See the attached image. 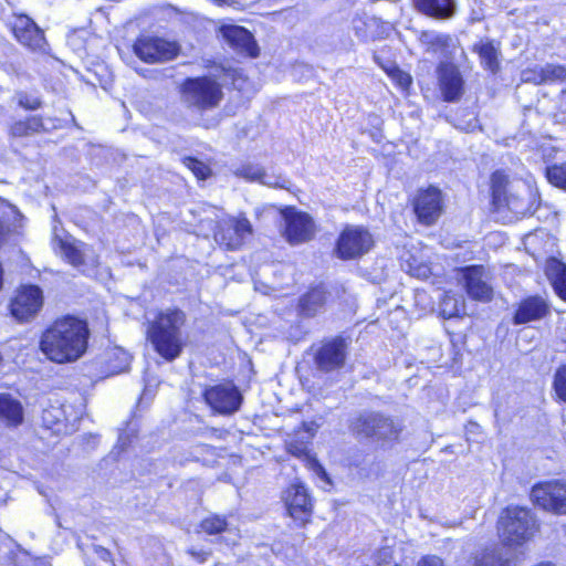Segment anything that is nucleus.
<instances>
[{
    "mask_svg": "<svg viewBox=\"0 0 566 566\" xmlns=\"http://www.w3.org/2000/svg\"><path fill=\"white\" fill-rule=\"evenodd\" d=\"M90 329L87 322L75 316H64L48 327L40 339V349L56 364L73 363L87 349Z\"/></svg>",
    "mask_w": 566,
    "mask_h": 566,
    "instance_id": "obj_1",
    "label": "nucleus"
},
{
    "mask_svg": "<svg viewBox=\"0 0 566 566\" xmlns=\"http://www.w3.org/2000/svg\"><path fill=\"white\" fill-rule=\"evenodd\" d=\"M186 314L178 308H167L157 314L147 328V339L154 349L166 360L172 361L180 356L185 340L182 327Z\"/></svg>",
    "mask_w": 566,
    "mask_h": 566,
    "instance_id": "obj_2",
    "label": "nucleus"
},
{
    "mask_svg": "<svg viewBox=\"0 0 566 566\" xmlns=\"http://www.w3.org/2000/svg\"><path fill=\"white\" fill-rule=\"evenodd\" d=\"M401 421L378 411H361L350 418L348 429L356 439H370L381 447L392 446L403 431Z\"/></svg>",
    "mask_w": 566,
    "mask_h": 566,
    "instance_id": "obj_3",
    "label": "nucleus"
},
{
    "mask_svg": "<svg viewBox=\"0 0 566 566\" xmlns=\"http://www.w3.org/2000/svg\"><path fill=\"white\" fill-rule=\"evenodd\" d=\"M182 103L198 112L219 106L223 92L220 83L209 76L188 77L180 86Z\"/></svg>",
    "mask_w": 566,
    "mask_h": 566,
    "instance_id": "obj_4",
    "label": "nucleus"
},
{
    "mask_svg": "<svg viewBox=\"0 0 566 566\" xmlns=\"http://www.w3.org/2000/svg\"><path fill=\"white\" fill-rule=\"evenodd\" d=\"M536 528L535 518L531 511L524 507H507L499 520V531L502 542L509 547L521 545L533 535Z\"/></svg>",
    "mask_w": 566,
    "mask_h": 566,
    "instance_id": "obj_5",
    "label": "nucleus"
},
{
    "mask_svg": "<svg viewBox=\"0 0 566 566\" xmlns=\"http://www.w3.org/2000/svg\"><path fill=\"white\" fill-rule=\"evenodd\" d=\"M373 245V235L365 227L347 224L336 241L335 255L340 260L358 259L368 253Z\"/></svg>",
    "mask_w": 566,
    "mask_h": 566,
    "instance_id": "obj_6",
    "label": "nucleus"
},
{
    "mask_svg": "<svg viewBox=\"0 0 566 566\" xmlns=\"http://www.w3.org/2000/svg\"><path fill=\"white\" fill-rule=\"evenodd\" d=\"M251 234L252 226L245 217H230L218 221L214 240L227 250H238Z\"/></svg>",
    "mask_w": 566,
    "mask_h": 566,
    "instance_id": "obj_7",
    "label": "nucleus"
},
{
    "mask_svg": "<svg viewBox=\"0 0 566 566\" xmlns=\"http://www.w3.org/2000/svg\"><path fill=\"white\" fill-rule=\"evenodd\" d=\"M348 342L342 336H336L322 342L314 355L316 368L323 373L338 370L345 366Z\"/></svg>",
    "mask_w": 566,
    "mask_h": 566,
    "instance_id": "obj_8",
    "label": "nucleus"
},
{
    "mask_svg": "<svg viewBox=\"0 0 566 566\" xmlns=\"http://www.w3.org/2000/svg\"><path fill=\"white\" fill-rule=\"evenodd\" d=\"M135 54L147 63H160L174 60L179 48L176 43L155 36H142L134 44Z\"/></svg>",
    "mask_w": 566,
    "mask_h": 566,
    "instance_id": "obj_9",
    "label": "nucleus"
},
{
    "mask_svg": "<svg viewBox=\"0 0 566 566\" xmlns=\"http://www.w3.org/2000/svg\"><path fill=\"white\" fill-rule=\"evenodd\" d=\"M531 497L546 511L566 513V482L549 481L533 486Z\"/></svg>",
    "mask_w": 566,
    "mask_h": 566,
    "instance_id": "obj_10",
    "label": "nucleus"
},
{
    "mask_svg": "<svg viewBox=\"0 0 566 566\" xmlns=\"http://www.w3.org/2000/svg\"><path fill=\"white\" fill-rule=\"evenodd\" d=\"M461 282L468 295L476 301L489 302L493 297L490 272L483 265H469L460 270Z\"/></svg>",
    "mask_w": 566,
    "mask_h": 566,
    "instance_id": "obj_11",
    "label": "nucleus"
},
{
    "mask_svg": "<svg viewBox=\"0 0 566 566\" xmlns=\"http://www.w3.org/2000/svg\"><path fill=\"white\" fill-rule=\"evenodd\" d=\"M282 214L285 221L284 235L291 244L304 243L314 238L315 224L307 213L286 208Z\"/></svg>",
    "mask_w": 566,
    "mask_h": 566,
    "instance_id": "obj_12",
    "label": "nucleus"
},
{
    "mask_svg": "<svg viewBox=\"0 0 566 566\" xmlns=\"http://www.w3.org/2000/svg\"><path fill=\"white\" fill-rule=\"evenodd\" d=\"M206 402L222 415L234 413L241 406L242 397L232 384H220L209 387L203 394Z\"/></svg>",
    "mask_w": 566,
    "mask_h": 566,
    "instance_id": "obj_13",
    "label": "nucleus"
},
{
    "mask_svg": "<svg viewBox=\"0 0 566 566\" xmlns=\"http://www.w3.org/2000/svg\"><path fill=\"white\" fill-rule=\"evenodd\" d=\"M43 295L40 287L35 285L22 287L11 302V314L19 322L32 319L41 310Z\"/></svg>",
    "mask_w": 566,
    "mask_h": 566,
    "instance_id": "obj_14",
    "label": "nucleus"
},
{
    "mask_svg": "<svg viewBox=\"0 0 566 566\" xmlns=\"http://www.w3.org/2000/svg\"><path fill=\"white\" fill-rule=\"evenodd\" d=\"M285 504L290 516L304 525L310 521L313 502L307 489L302 483L292 484L285 492Z\"/></svg>",
    "mask_w": 566,
    "mask_h": 566,
    "instance_id": "obj_15",
    "label": "nucleus"
},
{
    "mask_svg": "<svg viewBox=\"0 0 566 566\" xmlns=\"http://www.w3.org/2000/svg\"><path fill=\"white\" fill-rule=\"evenodd\" d=\"M439 87L446 102H457L463 94L464 81L457 65L441 62L437 69Z\"/></svg>",
    "mask_w": 566,
    "mask_h": 566,
    "instance_id": "obj_16",
    "label": "nucleus"
},
{
    "mask_svg": "<svg viewBox=\"0 0 566 566\" xmlns=\"http://www.w3.org/2000/svg\"><path fill=\"white\" fill-rule=\"evenodd\" d=\"M504 205L516 216L533 214L539 206V195L530 186L521 185L502 199Z\"/></svg>",
    "mask_w": 566,
    "mask_h": 566,
    "instance_id": "obj_17",
    "label": "nucleus"
},
{
    "mask_svg": "<svg viewBox=\"0 0 566 566\" xmlns=\"http://www.w3.org/2000/svg\"><path fill=\"white\" fill-rule=\"evenodd\" d=\"M441 192L437 188L419 191L413 202L419 221L428 226L434 223L441 213Z\"/></svg>",
    "mask_w": 566,
    "mask_h": 566,
    "instance_id": "obj_18",
    "label": "nucleus"
},
{
    "mask_svg": "<svg viewBox=\"0 0 566 566\" xmlns=\"http://www.w3.org/2000/svg\"><path fill=\"white\" fill-rule=\"evenodd\" d=\"M12 32L21 44L33 51H42L46 45L43 32L27 15H19L14 19Z\"/></svg>",
    "mask_w": 566,
    "mask_h": 566,
    "instance_id": "obj_19",
    "label": "nucleus"
},
{
    "mask_svg": "<svg viewBox=\"0 0 566 566\" xmlns=\"http://www.w3.org/2000/svg\"><path fill=\"white\" fill-rule=\"evenodd\" d=\"M224 40L235 50L251 57L259 55V48L253 35L242 27L223 25L220 29Z\"/></svg>",
    "mask_w": 566,
    "mask_h": 566,
    "instance_id": "obj_20",
    "label": "nucleus"
},
{
    "mask_svg": "<svg viewBox=\"0 0 566 566\" xmlns=\"http://www.w3.org/2000/svg\"><path fill=\"white\" fill-rule=\"evenodd\" d=\"M515 557V549L502 542L476 555L474 566H516Z\"/></svg>",
    "mask_w": 566,
    "mask_h": 566,
    "instance_id": "obj_21",
    "label": "nucleus"
},
{
    "mask_svg": "<svg viewBox=\"0 0 566 566\" xmlns=\"http://www.w3.org/2000/svg\"><path fill=\"white\" fill-rule=\"evenodd\" d=\"M549 313V306L542 296H530L523 300L514 314L515 325L526 324L544 318Z\"/></svg>",
    "mask_w": 566,
    "mask_h": 566,
    "instance_id": "obj_22",
    "label": "nucleus"
},
{
    "mask_svg": "<svg viewBox=\"0 0 566 566\" xmlns=\"http://www.w3.org/2000/svg\"><path fill=\"white\" fill-rule=\"evenodd\" d=\"M472 51L480 57L481 65L495 74L500 70V46L493 40L483 39L474 43Z\"/></svg>",
    "mask_w": 566,
    "mask_h": 566,
    "instance_id": "obj_23",
    "label": "nucleus"
},
{
    "mask_svg": "<svg viewBox=\"0 0 566 566\" xmlns=\"http://www.w3.org/2000/svg\"><path fill=\"white\" fill-rule=\"evenodd\" d=\"M413 2L418 11L436 19H449L457 10L454 0H413Z\"/></svg>",
    "mask_w": 566,
    "mask_h": 566,
    "instance_id": "obj_24",
    "label": "nucleus"
},
{
    "mask_svg": "<svg viewBox=\"0 0 566 566\" xmlns=\"http://www.w3.org/2000/svg\"><path fill=\"white\" fill-rule=\"evenodd\" d=\"M545 272L556 294L566 301V264L552 258L546 262Z\"/></svg>",
    "mask_w": 566,
    "mask_h": 566,
    "instance_id": "obj_25",
    "label": "nucleus"
},
{
    "mask_svg": "<svg viewBox=\"0 0 566 566\" xmlns=\"http://www.w3.org/2000/svg\"><path fill=\"white\" fill-rule=\"evenodd\" d=\"M326 302V292L323 287H315L300 298V310L305 316H314Z\"/></svg>",
    "mask_w": 566,
    "mask_h": 566,
    "instance_id": "obj_26",
    "label": "nucleus"
},
{
    "mask_svg": "<svg viewBox=\"0 0 566 566\" xmlns=\"http://www.w3.org/2000/svg\"><path fill=\"white\" fill-rule=\"evenodd\" d=\"M0 417L11 426H18L23 420V409L21 403L10 395H0Z\"/></svg>",
    "mask_w": 566,
    "mask_h": 566,
    "instance_id": "obj_27",
    "label": "nucleus"
},
{
    "mask_svg": "<svg viewBox=\"0 0 566 566\" xmlns=\"http://www.w3.org/2000/svg\"><path fill=\"white\" fill-rule=\"evenodd\" d=\"M419 41L426 46L427 52L437 53L449 46L451 38L434 31H423L419 36Z\"/></svg>",
    "mask_w": 566,
    "mask_h": 566,
    "instance_id": "obj_28",
    "label": "nucleus"
},
{
    "mask_svg": "<svg viewBox=\"0 0 566 566\" xmlns=\"http://www.w3.org/2000/svg\"><path fill=\"white\" fill-rule=\"evenodd\" d=\"M379 24L378 19L374 17L356 18L353 20L355 34L363 41L374 40L376 32L374 31Z\"/></svg>",
    "mask_w": 566,
    "mask_h": 566,
    "instance_id": "obj_29",
    "label": "nucleus"
},
{
    "mask_svg": "<svg viewBox=\"0 0 566 566\" xmlns=\"http://www.w3.org/2000/svg\"><path fill=\"white\" fill-rule=\"evenodd\" d=\"M464 302L462 297L446 293L440 302V314L443 318H452L460 315L463 311Z\"/></svg>",
    "mask_w": 566,
    "mask_h": 566,
    "instance_id": "obj_30",
    "label": "nucleus"
},
{
    "mask_svg": "<svg viewBox=\"0 0 566 566\" xmlns=\"http://www.w3.org/2000/svg\"><path fill=\"white\" fill-rule=\"evenodd\" d=\"M509 184L507 176L503 171H495L491 177V189L493 203L496 207H502V199L507 195L506 186Z\"/></svg>",
    "mask_w": 566,
    "mask_h": 566,
    "instance_id": "obj_31",
    "label": "nucleus"
},
{
    "mask_svg": "<svg viewBox=\"0 0 566 566\" xmlns=\"http://www.w3.org/2000/svg\"><path fill=\"white\" fill-rule=\"evenodd\" d=\"M545 176L549 184L566 191V161L547 166Z\"/></svg>",
    "mask_w": 566,
    "mask_h": 566,
    "instance_id": "obj_32",
    "label": "nucleus"
},
{
    "mask_svg": "<svg viewBox=\"0 0 566 566\" xmlns=\"http://www.w3.org/2000/svg\"><path fill=\"white\" fill-rule=\"evenodd\" d=\"M310 440L305 437H298L295 436L286 441V450L289 453L296 458H305L307 460V463L310 462V459L313 458L310 454L308 444Z\"/></svg>",
    "mask_w": 566,
    "mask_h": 566,
    "instance_id": "obj_33",
    "label": "nucleus"
},
{
    "mask_svg": "<svg viewBox=\"0 0 566 566\" xmlns=\"http://www.w3.org/2000/svg\"><path fill=\"white\" fill-rule=\"evenodd\" d=\"M227 527V518L220 515L207 516L200 523V528L209 535L220 534L224 532Z\"/></svg>",
    "mask_w": 566,
    "mask_h": 566,
    "instance_id": "obj_34",
    "label": "nucleus"
},
{
    "mask_svg": "<svg viewBox=\"0 0 566 566\" xmlns=\"http://www.w3.org/2000/svg\"><path fill=\"white\" fill-rule=\"evenodd\" d=\"M544 84L566 81V65L547 63L543 65Z\"/></svg>",
    "mask_w": 566,
    "mask_h": 566,
    "instance_id": "obj_35",
    "label": "nucleus"
},
{
    "mask_svg": "<svg viewBox=\"0 0 566 566\" xmlns=\"http://www.w3.org/2000/svg\"><path fill=\"white\" fill-rule=\"evenodd\" d=\"M61 251L65 260L73 266L78 268L84 264L83 253L76 245L61 241Z\"/></svg>",
    "mask_w": 566,
    "mask_h": 566,
    "instance_id": "obj_36",
    "label": "nucleus"
},
{
    "mask_svg": "<svg viewBox=\"0 0 566 566\" xmlns=\"http://www.w3.org/2000/svg\"><path fill=\"white\" fill-rule=\"evenodd\" d=\"M553 388L557 397L566 403V364L559 366L554 375Z\"/></svg>",
    "mask_w": 566,
    "mask_h": 566,
    "instance_id": "obj_37",
    "label": "nucleus"
},
{
    "mask_svg": "<svg viewBox=\"0 0 566 566\" xmlns=\"http://www.w3.org/2000/svg\"><path fill=\"white\" fill-rule=\"evenodd\" d=\"M392 549L388 546L382 547L378 549L373 556H371V563H365L363 559L360 564L363 566H390L392 562Z\"/></svg>",
    "mask_w": 566,
    "mask_h": 566,
    "instance_id": "obj_38",
    "label": "nucleus"
},
{
    "mask_svg": "<svg viewBox=\"0 0 566 566\" xmlns=\"http://www.w3.org/2000/svg\"><path fill=\"white\" fill-rule=\"evenodd\" d=\"M184 164L195 174L198 179L205 180L210 175V168L205 163L196 158L186 157L184 159Z\"/></svg>",
    "mask_w": 566,
    "mask_h": 566,
    "instance_id": "obj_39",
    "label": "nucleus"
},
{
    "mask_svg": "<svg viewBox=\"0 0 566 566\" xmlns=\"http://www.w3.org/2000/svg\"><path fill=\"white\" fill-rule=\"evenodd\" d=\"M238 176L252 181H260L263 176V168L259 165L245 164L237 169Z\"/></svg>",
    "mask_w": 566,
    "mask_h": 566,
    "instance_id": "obj_40",
    "label": "nucleus"
},
{
    "mask_svg": "<svg viewBox=\"0 0 566 566\" xmlns=\"http://www.w3.org/2000/svg\"><path fill=\"white\" fill-rule=\"evenodd\" d=\"M543 65H536L533 69H527L522 72V80L526 83H534L536 85L544 84V75H542Z\"/></svg>",
    "mask_w": 566,
    "mask_h": 566,
    "instance_id": "obj_41",
    "label": "nucleus"
},
{
    "mask_svg": "<svg viewBox=\"0 0 566 566\" xmlns=\"http://www.w3.org/2000/svg\"><path fill=\"white\" fill-rule=\"evenodd\" d=\"M15 97H17L18 104L25 109L34 111V109L40 108L41 104H42L40 98H38L35 96H31L24 92L17 93Z\"/></svg>",
    "mask_w": 566,
    "mask_h": 566,
    "instance_id": "obj_42",
    "label": "nucleus"
},
{
    "mask_svg": "<svg viewBox=\"0 0 566 566\" xmlns=\"http://www.w3.org/2000/svg\"><path fill=\"white\" fill-rule=\"evenodd\" d=\"M260 182L263 185L270 186V187L284 188V189H289V187L291 185V182L287 179L281 177V176L269 175L264 170H263L262 178H260Z\"/></svg>",
    "mask_w": 566,
    "mask_h": 566,
    "instance_id": "obj_43",
    "label": "nucleus"
},
{
    "mask_svg": "<svg viewBox=\"0 0 566 566\" xmlns=\"http://www.w3.org/2000/svg\"><path fill=\"white\" fill-rule=\"evenodd\" d=\"M308 467L317 478L331 484V480L328 478L326 470L315 458L310 459Z\"/></svg>",
    "mask_w": 566,
    "mask_h": 566,
    "instance_id": "obj_44",
    "label": "nucleus"
},
{
    "mask_svg": "<svg viewBox=\"0 0 566 566\" xmlns=\"http://www.w3.org/2000/svg\"><path fill=\"white\" fill-rule=\"evenodd\" d=\"M10 134L13 137H24L31 135L25 120L15 122L10 127Z\"/></svg>",
    "mask_w": 566,
    "mask_h": 566,
    "instance_id": "obj_45",
    "label": "nucleus"
},
{
    "mask_svg": "<svg viewBox=\"0 0 566 566\" xmlns=\"http://www.w3.org/2000/svg\"><path fill=\"white\" fill-rule=\"evenodd\" d=\"M93 551L95 553V555L103 562H105L106 564H108V566H115L112 558H111V553L108 549L104 548L103 546H99V545H94L93 546Z\"/></svg>",
    "mask_w": 566,
    "mask_h": 566,
    "instance_id": "obj_46",
    "label": "nucleus"
},
{
    "mask_svg": "<svg viewBox=\"0 0 566 566\" xmlns=\"http://www.w3.org/2000/svg\"><path fill=\"white\" fill-rule=\"evenodd\" d=\"M25 122L31 135L39 133L43 129V123L41 117L32 116L29 117Z\"/></svg>",
    "mask_w": 566,
    "mask_h": 566,
    "instance_id": "obj_47",
    "label": "nucleus"
},
{
    "mask_svg": "<svg viewBox=\"0 0 566 566\" xmlns=\"http://www.w3.org/2000/svg\"><path fill=\"white\" fill-rule=\"evenodd\" d=\"M418 566H443V563L437 556H427L419 562Z\"/></svg>",
    "mask_w": 566,
    "mask_h": 566,
    "instance_id": "obj_48",
    "label": "nucleus"
},
{
    "mask_svg": "<svg viewBox=\"0 0 566 566\" xmlns=\"http://www.w3.org/2000/svg\"><path fill=\"white\" fill-rule=\"evenodd\" d=\"M188 554H190L195 559H197L201 564L205 563L209 556V553L198 552L193 548L188 549Z\"/></svg>",
    "mask_w": 566,
    "mask_h": 566,
    "instance_id": "obj_49",
    "label": "nucleus"
},
{
    "mask_svg": "<svg viewBox=\"0 0 566 566\" xmlns=\"http://www.w3.org/2000/svg\"><path fill=\"white\" fill-rule=\"evenodd\" d=\"M303 428L308 433L305 438L311 441V439L314 437L317 426L314 422L303 423Z\"/></svg>",
    "mask_w": 566,
    "mask_h": 566,
    "instance_id": "obj_50",
    "label": "nucleus"
},
{
    "mask_svg": "<svg viewBox=\"0 0 566 566\" xmlns=\"http://www.w3.org/2000/svg\"><path fill=\"white\" fill-rule=\"evenodd\" d=\"M412 274L418 277H428L430 274V269L427 265H421L417 268Z\"/></svg>",
    "mask_w": 566,
    "mask_h": 566,
    "instance_id": "obj_51",
    "label": "nucleus"
},
{
    "mask_svg": "<svg viewBox=\"0 0 566 566\" xmlns=\"http://www.w3.org/2000/svg\"><path fill=\"white\" fill-rule=\"evenodd\" d=\"M0 206H6L8 207L12 213L15 214V218H22V214L20 213V211L14 207L12 206L11 203H9L8 201L3 200L0 198Z\"/></svg>",
    "mask_w": 566,
    "mask_h": 566,
    "instance_id": "obj_52",
    "label": "nucleus"
},
{
    "mask_svg": "<svg viewBox=\"0 0 566 566\" xmlns=\"http://www.w3.org/2000/svg\"><path fill=\"white\" fill-rule=\"evenodd\" d=\"M151 73H153V77H154V78H159V77H161L163 75H166V76H172L171 69H166L165 71L154 70V71H151Z\"/></svg>",
    "mask_w": 566,
    "mask_h": 566,
    "instance_id": "obj_53",
    "label": "nucleus"
},
{
    "mask_svg": "<svg viewBox=\"0 0 566 566\" xmlns=\"http://www.w3.org/2000/svg\"><path fill=\"white\" fill-rule=\"evenodd\" d=\"M399 83L401 86L407 87L411 83V78L408 74H401L399 77Z\"/></svg>",
    "mask_w": 566,
    "mask_h": 566,
    "instance_id": "obj_54",
    "label": "nucleus"
},
{
    "mask_svg": "<svg viewBox=\"0 0 566 566\" xmlns=\"http://www.w3.org/2000/svg\"><path fill=\"white\" fill-rule=\"evenodd\" d=\"M6 235H7V230H6L4 226L0 222V244L3 242Z\"/></svg>",
    "mask_w": 566,
    "mask_h": 566,
    "instance_id": "obj_55",
    "label": "nucleus"
},
{
    "mask_svg": "<svg viewBox=\"0 0 566 566\" xmlns=\"http://www.w3.org/2000/svg\"><path fill=\"white\" fill-rule=\"evenodd\" d=\"M214 2H217L218 4H227V6H232L235 3V0H213Z\"/></svg>",
    "mask_w": 566,
    "mask_h": 566,
    "instance_id": "obj_56",
    "label": "nucleus"
},
{
    "mask_svg": "<svg viewBox=\"0 0 566 566\" xmlns=\"http://www.w3.org/2000/svg\"><path fill=\"white\" fill-rule=\"evenodd\" d=\"M560 102L566 105V88L560 92Z\"/></svg>",
    "mask_w": 566,
    "mask_h": 566,
    "instance_id": "obj_57",
    "label": "nucleus"
},
{
    "mask_svg": "<svg viewBox=\"0 0 566 566\" xmlns=\"http://www.w3.org/2000/svg\"><path fill=\"white\" fill-rule=\"evenodd\" d=\"M118 442H119V443H124V442H123V437H122V436H119V438H118Z\"/></svg>",
    "mask_w": 566,
    "mask_h": 566,
    "instance_id": "obj_58",
    "label": "nucleus"
},
{
    "mask_svg": "<svg viewBox=\"0 0 566 566\" xmlns=\"http://www.w3.org/2000/svg\"><path fill=\"white\" fill-rule=\"evenodd\" d=\"M123 356H125V360H127V359H128V357H127L126 353H123Z\"/></svg>",
    "mask_w": 566,
    "mask_h": 566,
    "instance_id": "obj_59",
    "label": "nucleus"
},
{
    "mask_svg": "<svg viewBox=\"0 0 566 566\" xmlns=\"http://www.w3.org/2000/svg\"><path fill=\"white\" fill-rule=\"evenodd\" d=\"M396 566H398V565H396Z\"/></svg>",
    "mask_w": 566,
    "mask_h": 566,
    "instance_id": "obj_60",
    "label": "nucleus"
}]
</instances>
